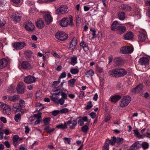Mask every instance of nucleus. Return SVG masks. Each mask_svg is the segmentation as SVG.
I'll return each instance as SVG.
<instances>
[{"instance_id":"nucleus-1","label":"nucleus","mask_w":150,"mask_h":150,"mask_svg":"<svg viewBox=\"0 0 150 150\" xmlns=\"http://www.w3.org/2000/svg\"><path fill=\"white\" fill-rule=\"evenodd\" d=\"M108 74L111 76L118 78L124 76L127 74V72L123 68H116L110 70Z\"/></svg>"},{"instance_id":"nucleus-2","label":"nucleus","mask_w":150,"mask_h":150,"mask_svg":"<svg viewBox=\"0 0 150 150\" xmlns=\"http://www.w3.org/2000/svg\"><path fill=\"white\" fill-rule=\"evenodd\" d=\"M131 100V98L129 96H124L120 102L119 106L121 108H124L128 105Z\"/></svg>"},{"instance_id":"nucleus-3","label":"nucleus","mask_w":150,"mask_h":150,"mask_svg":"<svg viewBox=\"0 0 150 150\" xmlns=\"http://www.w3.org/2000/svg\"><path fill=\"white\" fill-rule=\"evenodd\" d=\"M55 36L56 38L59 40L64 41L67 38L68 35L64 32L60 31L58 32Z\"/></svg>"},{"instance_id":"nucleus-4","label":"nucleus","mask_w":150,"mask_h":150,"mask_svg":"<svg viewBox=\"0 0 150 150\" xmlns=\"http://www.w3.org/2000/svg\"><path fill=\"white\" fill-rule=\"evenodd\" d=\"M12 46L16 50H20L26 46V44L23 42H15L12 44Z\"/></svg>"},{"instance_id":"nucleus-5","label":"nucleus","mask_w":150,"mask_h":150,"mask_svg":"<svg viewBox=\"0 0 150 150\" xmlns=\"http://www.w3.org/2000/svg\"><path fill=\"white\" fill-rule=\"evenodd\" d=\"M25 87L23 83H19L16 87L17 92L18 94H23L25 91Z\"/></svg>"},{"instance_id":"nucleus-6","label":"nucleus","mask_w":150,"mask_h":150,"mask_svg":"<svg viewBox=\"0 0 150 150\" xmlns=\"http://www.w3.org/2000/svg\"><path fill=\"white\" fill-rule=\"evenodd\" d=\"M1 105L3 109V113L7 115H9L11 114V109L10 107L5 104H1Z\"/></svg>"},{"instance_id":"nucleus-7","label":"nucleus","mask_w":150,"mask_h":150,"mask_svg":"<svg viewBox=\"0 0 150 150\" xmlns=\"http://www.w3.org/2000/svg\"><path fill=\"white\" fill-rule=\"evenodd\" d=\"M143 85L140 83L132 89V92L133 93H139L141 95L143 92Z\"/></svg>"},{"instance_id":"nucleus-8","label":"nucleus","mask_w":150,"mask_h":150,"mask_svg":"<svg viewBox=\"0 0 150 150\" xmlns=\"http://www.w3.org/2000/svg\"><path fill=\"white\" fill-rule=\"evenodd\" d=\"M67 10L66 6H61L60 7L56 9L55 13L57 14H63Z\"/></svg>"},{"instance_id":"nucleus-9","label":"nucleus","mask_w":150,"mask_h":150,"mask_svg":"<svg viewBox=\"0 0 150 150\" xmlns=\"http://www.w3.org/2000/svg\"><path fill=\"white\" fill-rule=\"evenodd\" d=\"M12 11L11 12L9 16L11 18H12L13 20L16 23L19 22L21 18V17L19 16L15 15L16 12L15 13L14 12Z\"/></svg>"},{"instance_id":"nucleus-10","label":"nucleus","mask_w":150,"mask_h":150,"mask_svg":"<svg viewBox=\"0 0 150 150\" xmlns=\"http://www.w3.org/2000/svg\"><path fill=\"white\" fill-rule=\"evenodd\" d=\"M36 78L34 76L29 75L24 79L25 82L27 83H31L36 81Z\"/></svg>"},{"instance_id":"nucleus-11","label":"nucleus","mask_w":150,"mask_h":150,"mask_svg":"<svg viewBox=\"0 0 150 150\" xmlns=\"http://www.w3.org/2000/svg\"><path fill=\"white\" fill-rule=\"evenodd\" d=\"M113 62L115 66H121L123 64L124 61L120 57H115L114 58Z\"/></svg>"},{"instance_id":"nucleus-12","label":"nucleus","mask_w":150,"mask_h":150,"mask_svg":"<svg viewBox=\"0 0 150 150\" xmlns=\"http://www.w3.org/2000/svg\"><path fill=\"white\" fill-rule=\"evenodd\" d=\"M77 119H74L73 117L70 118V119L67 122V124H72L70 126L69 128L71 129H74L77 124Z\"/></svg>"},{"instance_id":"nucleus-13","label":"nucleus","mask_w":150,"mask_h":150,"mask_svg":"<svg viewBox=\"0 0 150 150\" xmlns=\"http://www.w3.org/2000/svg\"><path fill=\"white\" fill-rule=\"evenodd\" d=\"M149 59L146 57H144L140 59L139 61V64L141 65L146 66L148 64Z\"/></svg>"},{"instance_id":"nucleus-14","label":"nucleus","mask_w":150,"mask_h":150,"mask_svg":"<svg viewBox=\"0 0 150 150\" xmlns=\"http://www.w3.org/2000/svg\"><path fill=\"white\" fill-rule=\"evenodd\" d=\"M22 68L24 69L29 70L32 69V67L28 62L24 61L21 64Z\"/></svg>"},{"instance_id":"nucleus-15","label":"nucleus","mask_w":150,"mask_h":150,"mask_svg":"<svg viewBox=\"0 0 150 150\" xmlns=\"http://www.w3.org/2000/svg\"><path fill=\"white\" fill-rule=\"evenodd\" d=\"M25 28L28 31H32L35 29V26L31 22L28 21L25 26Z\"/></svg>"},{"instance_id":"nucleus-16","label":"nucleus","mask_w":150,"mask_h":150,"mask_svg":"<svg viewBox=\"0 0 150 150\" xmlns=\"http://www.w3.org/2000/svg\"><path fill=\"white\" fill-rule=\"evenodd\" d=\"M8 63V62L7 59L5 58L0 59V69L5 67Z\"/></svg>"},{"instance_id":"nucleus-17","label":"nucleus","mask_w":150,"mask_h":150,"mask_svg":"<svg viewBox=\"0 0 150 150\" xmlns=\"http://www.w3.org/2000/svg\"><path fill=\"white\" fill-rule=\"evenodd\" d=\"M122 25V24L119 23L117 21H114L111 25V30L114 31L117 30L120 26L118 25Z\"/></svg>"},{"instance_id":"nucleus-18","label":"nucleus","mask_w":150,"mask_h":150,"mask_svg":"<svg viewBox=\"0 0 150 150\" xmlns=\"http://www.w3.org/2000/svg\"><path fill=\"white\" fill-rule=\"evenodd\" d=\"M69 21V19L67 18H64L60 20V25L62 27H66L68 25Z\"/></svg>"},{"instance_id":"nucleus-19","label":"nucleus","mask_w":150,"mask_h":150,"mask_svg":"<svg viewBox=\"0 0 150 150\" xmlns=\"http://www.w3.org/2000/svg\"><path fill=\"white\" fill-rule=\"evenodd\" d=\"M147 36L145 33H140L138 38L141 42H143L146 40Z\"/></svg>"},{"instance_id":"nucleus-20","label":"nucleus","mask_w":150,"mask_h":150,"mask_svg":"<svg viewBox=\"0 0 150 150\" xmlns=\"http://www.w3.org/2000/svg\"><path fill=\"white\" fill-rule=\"evenodd\" d=\"M133 35L131 32H129L125 34L123 36L124 38L126 40L131 39L133 37Z\"/></svg>"},{"instance_id":"nucleus-21","label":"nucleus","mask_w":150,"mask_h":150,"mask_svg":"<svg viewBox=\"0 0 150 150\" xmlns=\"http://www.w3.org/2000/svg\"><path fill=\"white\" fill-rule=\"evenodd\" d=\"M121 96L119 95H117L111 97L110 100L112 102L116 103L119 99H121Z\"/></svg>"},{"instance_id":"nucleus-22","label":"nucleus","mask_w":150,"mask_h":150,"mask_svg":"<svg viewBox=\"0 0 150 150\" xmlns=\"http://www.w3.org/2000/svg\"><path fill=\"white\" fill-rule=\"evenodd\" d=\"M37 27L39 28H42L45 26L44 22L42 20H39L36 22Z\"/></svg>"},{"instance_id":"nucleus-23","label":"nucleus","mask_w":150,"mask_h":150,"mask_svg":"<svg viewBox=\"0 0 150 150\" xmlns=\"http://www.w3.org/2000/svg\"><path fill=\"white\" fill-rule=\"evenodd\" d=\"M44 18L47 24H50L52 21V17L49 14L46 15Z\"/></svg>"},{"instance_id":"nucleus-24","label":"nucleus","mask_w":150,"mask_h":150,"mask_svg":"<svg viewBox=\"0 0 150 150\" xmlns=\"http://www.w3.org/2000/svg\"><path fill=\"white\" fill-rule=\"evenodd\" d=\"M55 129L53 128L51 129L50 127L49 126H47L44 129V130L47 133H49L50 134H52V133L55 130Z\"/></svg>"},{"instance_id":"nucleus-25","label":"nucleus","mask_w":150,"mask_h":150,"mask_svg":"<svg viewBox=\"0 0 150 150\" xmlns=\"http://www.w3.org/2000/svg\"><path fill=\"white\" fill-rule=\"evenodd\" d=\"M118 33L120 35L124 33L126 30V27L125 26H120L117 30Z\"/></svg>"},{"instance_id":"nucleus-26","label":"nucleus","mask_w":150,"mask_h":150,"mask_svg":"<svg viewBox=\"0 0 150 150\" xmlns=\"http://www.w3.org/2000/svg\"><path fill=\"white\" fill-rule=\"evenodd\" d=\"M110 140L108 139H106L103 148V150H108L109 146Z\"/></svg>"},{"instance_id":"nucleus-27","label":"nucleus","mask_w":150,"mask_h":150,"mask_svg":"<svg viewBox=\"0 0 150 150\" xmlns=\"http://www.w3.org/2000/svg\"><path fill=\"white\" fill-rule=\"evenodd\" d=\"M121 8L122 10L129 11L132 8L130 6L127 5L123 4L121 6Z\"/></svg>"},{"instance_id":"nucleus-28","label":"nucleus","mask_w":150,"mask_h":150,"mask_svg":"<svg viewBox=\"0 0 150 150\" xmlns=\"http://www.w3.org/2000/svg\"><path fill=\"white\" fill-rule=\"evenodd\" d=\"M8 99L11 101H15L19 99V96L15 95L12 96H9L8 97Z\"/></svg>"},{"instance_id":"nucleus-29","label":"nucleus","mask_w":150,"mask_h":150,"mask_svg":"<svg viewBox=\"0 0 150 150\" xmlns=\"http://www.w3.org/2000/svg\"><path fill=\"white\" fill-rule=\"evenodd\" d=\"M71 61L70 64L73 66L74 65L77 63V58L75 56L72 57L71 58Z\"/></svg>"},{"instance_id":"nucleus-30","label":"nucleus","mask_w":150,"mask_h":150,"mask_svg":"<svg viewBox=\"0 0 150 150\" xmlns=\"http://www.w3.org/2000/svg\"><path fill=\"white\" fill-rule=\"evenodd\" d=\"M125 13L122 12H120L118 13V18L121 20H123L125 18Z\"/></svg>"},{"instance_id":"nucleus-31","label":"nucleus","mask_w":150,"mask_h":150,"mask_svg":"<svg viewBox=\"0 0 150 150\" xmlns=\"http://www.w3.org/2000/svg\"><path fill=\"white\" fill-rule=\"evenodd\" d=\"M67 122H65L64 124H61L59 125H57L56 127L58 129H65L67 128Z\"/></svg>"},{"instance_id":"nucleus-32","label":"nucleus","mask_w":150,"mask_h":150,"mask_svg":"<svg viewBox=\"0 0 150 150\" xmlns=\"http://www.w3.org/2000/svg\"><path fill=\"white\" fill-rule=\"evenodd\" d=\"M131 147L134 148V149H138L141 147V144L139 143V142L137 141L133 144L131 146Z\"/></svg>"},{"instance_id":"nucleus-33","label":"nucleus","mask_w":150,"mask_h":150,"mask_svg":"<svg viewBox=\"0 0 150 150\" xmlns=\"http://www.w3.org/2000/svg\"><path fill=\"white\" fill-rule=\"evenodd\" d=\"M141 147H142L143 149L145 150L148 148L149 147V144L146 142H144L141 144Z\"/></svg>"},{"instance_id":"nucleus-34","label":"nucleus","mask_w":150,"mask_h":150,"mask_svg":"<svg viewBox=\"0 0 150 150\" xmlns=\"http://www.w3.org/2000/svg\"><path fill=\"white\" fill-rule=\"evenodd\" d=\"M89 129V128L87 125H84L81 128V130L83 132L86 134L87 133Z\"/></svg>"},{"instance_id":"nucleus-35","label":"nucleus","mask_w":150,"mask_h":150,"mask_svg":"<svg viewBox=\"0 0 150 150\" xmlns=\"http://www.w3.org/2000/svg\"><path fill=\"white\" fill-rule=\"evenodd\" d=\"M127 46H124L121 48L120 51L121 53L126 54L128 53V51H127Z\"/></svg>"},{"instance_id":"nucleus-36","label":"nucleus","mask_w":150,"mask_h":150,"mask_svg":"<svg viewBox=\"0 0 150 150\" xmlns=\"http://www.w3.org/2000/svg\"><path fill=\"white\" fill-rule=\"evenodd\" d=\"M134 132L135 136L137 137L139 139L142 138H143L142 136V135L140 134L138 130H134Z\"/></svg>"},{"instance_id":"nucleus-37","label":"nucleus","mask_w":150,"mask_h":150,"mask_svg":"<svg viewBox=\"0 0 150 150\" xmlns=\"http://www.w3.org/2000/svg\"><path fill=\"white\" fill-rule=\"evenodd\" d=\"M12 109L14 111H19V110H20V108L18 104H15L13 105Z\"/></svg>"},{"instance_id":"nucleus-38","label":"nucleus","mask_w":150,"mask_h":150,"mask_svg":"<svg viewBox=\"0 0 150 150\" xmlns=\"http://www.w3.org/2000/svg\"><path fill=\"white\" fill-rule=\"evenodd\" d=\"M94 73V71L93 70H90L86 71L85 73V74L87 75V77H89L93 76Z\"/></svg>"},{"instance_id":"nucleus-39","label":"nucleus","mask_w":150,"mask_h":150,"mask_svg":"<svg viewBox=\"0 0 150 150\" xmlns=\"http://www.w3.org/2000/svg\"><path fill=\"white\" fill-rule=\"evenodd\" d=\"M36 98L38 100H39L42 97V93L40 91L37 92L36 93Z\"/></svg>"},{"instance_id":"nucleus-40","label":"nucleus","mask_w":150,"mask_h":150,"mask_svg":"<svg viewBox=\"0 0 150 150\" xmlns=\"http://www.w3.org/2000/svg\"><path fill=\"white\" fill-rule=\"evenodd\" d=\"M32 54V52L29 50L25 51L24 52V54L26 57H30Z\"/></svg>"},{"instance_id":"nucleus-41","label":"nucleus","mask_w":150,"mask_h":150,"mask_svg":"<svg viewBox=\"0 0 150 150\" xmlns=\"http://www.w3.org/2000/svg\"><path fill=\"white\" fill-rule=\"evenodd\" d=\"M87 103L88 104L85 108V109L86 110H89L93 107V105L91 104L92 102L91 101L88 102Z\"/></svg>"},{"instance_id":"nucleus-42","label":"nucleus","mask_w":150,"mask_h":150,"mask_svg":"<svg viewBox=\"0 0 150 150\" xmlns=\"http://www.w3.org/2000/svg\"><path fill=\"white\" fill-rule=\"evenodd\" d=\"M19 106L20 108H23L25 107V102L22 100H20L19 101Z\"/></svg>"},{"instance_id":"nucleus-43","label":"nucleus","mask_w":150,"mask_h":150,"mask_svg":"<svg viewBox=\"0 0 150 150\" xmlns=\"http://www.w3.org/2000/svg\"><path fill=\"white\" fill-rule=\"evenodd\" d=\"M50 117H46L43 120L44 124L45 125H48L50 123Z\"/></svg>"},{"instance_id":"nucleus-44","label":"nucleus","mask_w":150,"mask_h":150,"mask_svg":"<svg viewBox=\"0 0 150 150\" xmlns=\"http://www.w3.org/2000/svg\"><path fill=\"white\" fill-rule=\"evenodd\" d=\"M123 141V139L122 138H120L119 137H117V138H116V142L118 145L122 144Z\"/></svg>"},{"instance_id":"nucleus-45","label":"nucleus","mask_w":150,"mask_h":150,"mask_svg":"<svg viewBox=\"0 0 150 150\" xmlns=\"http://www.w3.org/2000/svg\"><path fill=\"white\" fill-rule=\"evenodd\" d=\"M14 119L17 122H18L20 121L21 120V114H18L16 115L15 116Z\"/></svg>"},{"instance_id":"nucleus-46","label":"nucleus","mask_w":150,"mask_h":150,"mask_svg":"<svg viewBox=\"0 0 150 150\" xmlns=\"http://www.w3.org/2000/svg\"><path fill=\"white\" fill-rule=\"evenodd\" d=\"M70 72L73 74H75L79 73V70L76 68L72 69H71Z\"/></svg>"},{"instance_id":"nucleus-47","label":"nucleus","mask_w":150,"mask_h":150,"mask_svg":"<svg viewBox=\"0 0 150 150\" xmlns=\"http://www.w3.org/2000/svg\"><path fill=\"white\" fill-rule=\"evenodd\" d=\"M76 79H70L69 81V82L70 83V86H73L74 85V83L75 82Z\"/></svg>"},{"instance_id":"nucleus-48","label":"nucleus","mask_w":150,"mask_h":150,"mask_svg":"<svg viewBox=\"0 0 150 150\" xmlns=\"http://www.w3.org/2000/svg\"><path fill=\"white\" fill-rule=\"evenodd\" d=\"M19 139V137L18 135H16L13 136V143L17 142Z\"/></svg>"},{"instance_id":"nucleus-49","label":"nucleus","mask_w":150,"mask_h":150,"mask_svg":"<svg viewBox=\"0 0 150 150\" xmlns=\"http://www.w3.org/2000/svg\"><path fill=\"white\" fill-rule=\"evenodd\" d=\"M116 137H113L112 138V140H110V144L112 145H115L116 143Z\"/></svg>"},{"instance_id":"nucleus-50","label":"nucleus","mask_w":150,"mask_h":150,"mask_svg":"<svg viewBox=\"0 0 150 150\" xmlns=\"http://www.w3.org/2000/svg\"><path fill=\"white\" fill-rule=\"evenodd\" d=\"M69 17L70 20V23H69V25L71 26H73L74 25V24L73 22V19L72 16L71 15H70L69 16Z\"/></svg>"},{"instance_id":"nucleus-51","label":"nucleus","mask_w":150,"mask_h":150,"mask_svg":"<svg viewBox=\"0 0 150 150\" xmlns=\"http://www.w3.org/2000/svg\"><path fill=\"white\" fill-rule=\"evenodd\" d=\"M63 91V88L61 86H59L57 89L55 91H59V93H61Z\"/></svg>"},{"instance_id":"nucleus-52","label":"nucleus","mask_w":150,"mask_h":150,"mask_svg":"<svg viewBox=\"0 0 150 150\" xmlns=\"http://www.w3.org/2000/svg\"><path fill=\"white\" fill-rule=\"evenodd\" d=\"M127 51H128V53H132L133 51V48L131 46H127Z\"/></svg>"},{"instance_id":"nucleus-53","label":"nucleus","mask_w":150,"mask_h":150,"mask_svg":"<svg viewBox=\"0 0 150 150\" xmlns=\"http://www.w3.org/2000/svg\"><path fill=\"white\" fill-rule=\"evenodd\" d=\"M60 80L58 79V80L57 81H54L53 83V86L54 87H56L57 85L60 82Z\"/></svg>"},{"instance_id":"nucleus-54","label":"nucleus","mask_w":150,"mask_h":150,"mask_svg":"<svg viewBox=\"0 0 150 150\" xmlns=\"http://www.w3.org/2000/svg\"><path fill=\"white\" fill-rule=\"evenodd\" d=\"M34 117L38 118V119H40L41 117V113H39L37 114H34Z\"/></svg>"},{"instance_id":"nucleus-55","label":"nucleus","mask_w":150,"mask_h":150,"mask_svg":"<svg viewBox=\"0 0 150 150\" xmlns=\"http://www.w3.org/2000/svg\"><path fill=\"white\" fill-rule=\"evenodd\" d=\"M117 88L118 89L121 90L123 88V85L121 83H118L117 86Z\"/></svg>"},{"instance_id":"nucleus-56","label":"nucleus","mask_w":150,"mask_h":150,"mask_svg":"<svg viewBox=\"0 0 150 150\" xmlns=\"http://www.w3.org/2000/svg\"><path fill=\"white\" fill-rule=\"evenodd\" d=\"M5 21L2 19H0V26H2L6 24Z\"/></svg>"},{"instance_id":"nucleus-57","label":"nucleus","mask_w":150,"mask_h":150,"mask_svg":"<svg viewBox=\"0 0 150 150\" xmlns=\"http://www.w3.org/2000/svg\"><path fill=\"white\" fill-rule=\"evenodd\" d=\"M71 43L74 45H76L77 44V40L76 38H73L71 41Z\"/></svg>"},{"instance_id":"nucleus-58","label":"nucleus","mask_w":150,"mask_h":150,"mask_svg":"<svg viewBox=\"0 0 150 150\" xmlns=\"http://www.w3.org/2000/svg\"><path fill=\"white\" fill-rule=\"evenodd\" d=\"M64 99L63 98H61L60 99H59L58 101V103H59L61 105H62L64 103Z\"/></svg>"},{"instance_id":"nucleus-59","label":"nucleus","mask_w":150,"mask_h":150,"mask_svg":"<svg viewBox=\"0 0 150 150\" xmlns=\"http://www.w3.org/2000/svg\"><path fill=\"white\" fill-rule=\"evenodd\" d=\"M66 76V72H64L61 73L59 79L60 80V79L61 78H65Z\"/></svg>"},{"instance_id":"nucleus-60","label":"nucleus","mask_w":150,"mask_h":150,"mask_svg":"<svg viewBox=\"0 0 150 150\" xmlns=\"http://www.w3.org/2000/svg\"><path fill=\"white\" fill-rule=\"evenodd\" d=\"M84 96V92L81 91H80L79 92V98L80 99H82Z\"/></svg>"},{"instance_id":"nucleus-61","label":"nucleus","mask_w":150,"mask_h":150,"mask_svg":"<svg viewBox=\"0 0 150 150\" xmlns=\"http://www.w3.org/2000/svg\"><path fill=\"white\" fill-rule=\"evenodd\" d=\"M76 45H73L71 44H70V49L71 50V52H73L74 50V49L76 47Z\"/></svg>"},{"instance_id":"nucleus-62","label":"nucleus","mask_w":150,"mask_h":150,"mask_svg":"<svg viewBox=\"0 0 150 150\" xmlns=\"http://www.w3.org/2000/svg\"><path fill=\"white\" fill-rule=\"evenodd\" d=\"M68 111V110L67 109L64 108L60 110L59 112L61 113H64L67 112Z\"/></svg>"},{"instance_id":"nucleus-63","label":"nucleus","mask_w":150,"mask_h":150,"mask_svg":"<svg viewBox=\"0 0 150 150\" xmlns=\"http://www.w3.org/2000/svg\"><path fill=\"white\" fill-rule=\"evenodd\" d=\"M52 100H53L55 103H58V100L57 98H56L55 97H54L52 95V96H51Z\"/></svg>"},{"instance_id":"nucleus-64","label":"nucleus","mask_w":150,"mask_h":150,"mask_svg":"<svg viewBox=\"0 0 150 150\" xmlns=\"http://www.w3.org/2000/svg\"><path fill=\"white\" fill-rule=\"evenodd\" d=\"M60 112L59 110H54L52 112V114L54 116H56Z\"/></svg>"}]
</instances>
